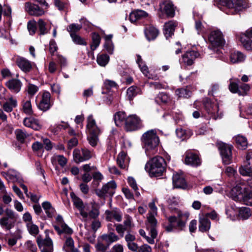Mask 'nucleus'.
<instances>
[{
  "mask_svg": "<svg viewBox=\"0 0 252 252\" xmlns=\"http://www.w3.org/2000/svg\"><path fill=\"white\" fill-rule=\"evenodd\" d=\"M166 162L160 156H156L146 164L145 169L150 177H158L163 175L166 170Z\"/></svg>",
  "mask_w": 252,
  "mask_h": 252,
  "instance_id": "f257e3e1",
  "label": "nucleus"
},
{
  "mask_svg": "<svg viewBox=\"0 0 252 252\" xmlns=\"http://www.w3.org/2000/svg\"><path fill=\"white\" fill-rule=\"evenodd\" d=\"M147 156L150 157L157 152L159 139L156 130L151 129L145 132L141 138Z\"/></svg>",
  "mask_w": 252,
  "mask_h": 252,
  "instance_id": "f03ea898",
  "label": "nucleus"
},
{
  "mask_svg": "<svg viewBox=\"0 0 252 252\" xmlns=\"http://www.w3.org/2000/svg\"><path fill=\"white\" fill-rule=\"evenodd\" d=\"M219 4L224 6L227 14H235L249 7L247 0H218Z\"/></svg>",
  "mask_w": 252,
  "mask_h": 252,
  "instance_id": "7ed1b4c3",
  "label": "nucleus"
},
{
  "mask_svg": "<svg viewBox=\"0 0 252 252\" xmlns=\"http://www.w3.org/2000/svg\"><path fill=\"white\" fill-rule=\"evenodd\" d=\"M208 40L210 43L209 49L215 52H218L219 51L218 48L223 46L225 43L222 32L218 30L211 32L208 36Z\"/></svg>",
  "mask_w": 252,
  "mask_h": 252,
  "instance_id": "20e7f679",
  "label": "nucleus"
},
{
  "mask_svg": "<svg viewBox=\"0 0 252 252\" xmlns=\"http://www.w3.org/2000/svg\"><path fill=\"white\" fill-rule=\"evenodd\" d=\"M4 212L5 216L0 219V225L2 228L9 230L14 225L16 218L15 213L10 209H6Z\"/></svg>",
  "mask_w": 252,
  "mask_h": 252,
  "instance_id": "39448f33",
  "label": "nucleus"
},
{
  "mask_svg": "<svg viewBox=\"0 0 252 252\" xmlns=\"http://www.w3.org/2000/svg\"><path fill=\"white\" fill-rule=\"evenodd\" d=\"M143 126L142 121L136 115H131L127 117L125 126L126 131L136 130L142 127Z\"/></svg>",
  "mask_w": 252,
  "mask_h": 252,
  "instance_id": "423d86ee",
  "label": "nucleus"
},
{
  "mask_svg": "<svg viewBox=\"0 0 252 252\" xmlns=\"http://www.w3.org/2000/svg\"><path fill=\"white\" fill-rule=\"evenodd\" d=\"M92 156V151L86 148L75 149L73 152V159L77 163L89 160Z\"/></svg>",
  "mask_w": 252,
  "mask_h": 252,
  "instance_id": "0eeeda50",
  "label": "nucleus"
},
{
  "mask_svg": "<svg viewBox=\"0 0 252 252\" xmlns=\"http://www.w3.org/2000/svg\"><path fill=\"white\" fill-rule=\"evenodd\" d=\"M117 187L116 183L111 181L104 185L101 189H96L95 193L100 198H105L106 196H112Z\"/></svg>",
  "mask_w": 252,
  "mask_h": 252,
  "instance_id": "6e6552de",
  "label": "nucleus"
},
{
  "mask_svg": "<svg viewBox=\"0 0 252 252\" xmlns=\"http://www.w3.org/2000/svg\"><path fill=\"white\" fill-rule=\"evenodd\" d=\"M218 148L223 163L225 164L230 163L232 159L231 146L224 143H219Z\"/></svg>",
  "mask_w": 252,
  "mask_h": 252,
  "instance_id": "1a4fd4ad",
  "label": "nucleus"
},
{
  "mask_svg": "<svg viewBox=\"0 0 252 252\" xmlns=\"http://www.w3.org/2000/svg\"><path fill=\"white\" fill-rule=\"evenodd\" d=\"M56 220L57 224L54 225V228L59 234L64 233L70 235L72 233V229L64 223L62 216L58 215Z\"/></svg>",
  "mask_w": 252,
  "mask_h": 252,
  "instance_id": "9d476101",
  "label": "nucleus"
},
{
  "mask_svg": "<svg viewBox=\"0 0 252 252\" xmlns=\"http://www.w3.org/2000/svg\"><path fill=\"white\" fill-rule=\"evenodd\" d=\"M36 241L41 252H53V242L51 239L48 236H46L45 239L38 237L37 238Z\"/></svg>",
  "mask_w": 252,
  "mask_h": 252,
  "instance_id": "9b49d317",
  "label": "nucleus"
},
{
  "mask_svg": "<svg viewBox=\"0 0 252 252\" xmlns=\"http://www.w3.org/2000/svg\"><path fill=\"white\" fill-rule=\"evenodd\" d=\"M146 230L149 235H154L156 238L158 236V221L154 216H147L145 221Z\"/></svg>",
  "mask_w": 252,
  "mask_h": 252,
  "instance_id": "f8f14e48",
  "label": "nucleus"
},
{
  "mask_svg": "<svg viewBox=\"0 0 252 252\" xmlns=\"http://www.w3.org/2000/svg\"><path fill=\"white\" fill-rule=\"evenodd\" d=\"M37 107L41 111L48 110L52 105L51 101V94L49 92L45 91L43 93L40 101L37 104Z\"/></svg>",
  "mask_w": 252,
  "mask_h": 252,
  "instance_id": "ddd939ff",
  "label": "nucleus"
},
{
  "mask_svg": "<svg viewBox=\"0 0 252 252\" xmlns=\"http://www.w3.org/2000/svg\"><path fill=\"white\" fill-rule=\"evenodd\" d=\"M239 172L243 176H252V152L247 155L244 165L240 168Z\"/></svg>",
  "mask_w": 252,
  "mask_h": 252,
  "instance_id": "4468645a",
  "label": "nucleus"
},
{
  "mask_svg": "<svg viewBox=\"0 0 252 252\" xmlns=\"http://www.w3.org/2000/svg\"><path fill=\"white\" fill-rule=\"evenodd\" d=\"M199 55V54L195 51H187L183 55L180 60V63L181 65H191L193 63L194 60Z\"/></svg>",
  "mask_w": 252,
  "mask_h": 252,
  "instance_id": "2eb2a0df",
  "label": "nucleus"
},
{
  "mask_svg": "<svg viewBox=\"0 0 252 252\" xmlns=\"http://www.w3.org/2000/svg\"><path fill=\"white\" fill-rule=\"evenodd\" d=\"M87 129L89 134L99 135L101 132L92 115L87 118Z\"/></svg>",
  "mask_w": 252,
  "mask_h": 252,
  "instance_id": "dca6fc26",
  "label": "nucleus"
},
{
  "mask_svg": "<svg viewBox=\"0 0 252 252\" xmlns=\"http://www.w3.org/2000/svg\"><path fill=\"white\" fill-rule=\"evenodd\" d=\"M25 10L30 14L40 16L44 14V8H40L37 5L27 2L25 3Z\"/></svg>",
  "mask_w": 252,
  "mask_h": 252,
  "instance_id": "f3484780",
  "label": "nucleus"
},
{
  "mask_svg": "<svg viewBox=\"0 0 252 252\" xmlns=\"http://www.w3.org/2000/svg\"><path fill=\"white\" fill-rule=\"evenodd\" d=\"M70 195L72 199L73 205L79 211L80 215L81 216H85L87 215L85 213V210H86L87 207L84 204L82 200L73 192L70 193Z\"/></svg>",
  "mask_w": 252,
  "mask_h": 252,
  "instance_id": "a211bd4d",
  "label": "nucleus"
},
{
  "mask_svg": "<svg viewBox=\"0 0 252 252\" xmlns=\"http://www.w3.org/2000/svg\"><path fill=\"white\" fill-rule=\"evenodd\" d=\"M204 107L207 112L211 115L214 119H217L219 118L218 114L219 111V106L216 103H213L209 100H207L204 102Z\"/></svg>",
  "mask_w": 252,
  "mask_h": 252,
  "instance_id": "6ab92c4d",
  "label": "nucleus"
},
{
  "mask_svg": "<svg viewBox=\"0 0 252 252\" xmlns=\"http://www.w3.org/2000/svg\"><path fill=\"white\" fill-rule=\"evenodd\" d=\"M247 188L244 185L238 184L233 188L231 190V195L233 199L236 201L242 200V198Z\"/></svg>",
  "mask_w": 252,
  "mask_h": 252,
  "instance_id": "aec40b11",
  "label": "nucleus"
},
{
  "mask_svg": "<svg viewBox=\"0 0 252 252\" xmlns=\"http://www.w3.org/2000/svg\"><path fill=\"white\" fill-rule=\"evenodd\" d=\"M5 85L11 92L17 94L20 91L22 83L19 79L12 78L7 81Z\"/></svg>",
  "mask_w": 252,
  "mask_h": 252,
  "instance_id": "412c9836",
  "label": "nucleus"
},
{
  "mask_svg": "<svg viewBox=\"0 0 252 252\" xmlns=\"http://www.w3.org/2000/svg\"><path fill=\"white\" fill-rule=\"evenodd\" d=\"M16 63L24 72H29L32 69V63L23 57H18Z\"/></svg>",
  "mask_w": 252,
  "mask_h": 252,
  "instance_id": "4be33fe9",
  "label": "nucleus"
},
{
  "mask_svg": "<svg viewBox=\"0 0 252 252\" xmlns=\"http://www.w3.org/2000/svg\"><path fill=\"white\" fill-rule=\"evenodd\" d=\"M106 219L108 221H111L113 219L120 222L122 220V213L118 209L115 208L112 210L105 211Z\"/></svg>",
  "mask_w": 252,
  "mask_h": 252,
  "instance_id": "5701e85b",
  "label": "nucleus"
},
{
  "mask_svg": "<svg viewBox=\"0 0 252 252\" xmlns=\"http://www.w3.org/2000/svg\"><path fill=\"white\" fill-rule=\"evenodd\" d=\"M185 161L187 164L193 166H197L201 164V161L198 155L192 153H187Z\"/></svg>",
  "mask_w": 252,
  "mask_h": 252,
  "instance_id": "b1692460",
  "label": "nucleus"
},
{
  "mask_svg": "<svg viewBox=\"0 0 252 252\" xmlns=\"http://www.w3.org/2000/svg\"><path fill=\"white\" fill-rule=\"evenodd\" d=\"M160 9L167 17H173L175 15L173 5L170 2L166 1L160 4Z\"/></svg>",
  "mask_w": 252,
  "mask_h": 252,
  "instance_id": "393cba45",
  "label": "nucleus"
},
{
  "mask_svg": "<svg viewBox=\"0 0 252 252\" xmlns=\"http://www.w3.org/2000/svg\"><path fill=\"white\" fill-rule=\"evenodd\" d=\"M129 158L124 152H121L118 156L117 162L122 169H126L129 164Z\"/></svg>",
  "mask_w": 252,
  "mask_h": 252,
  "instance_id": "a878e982",
  "label": "nucleus"
},
{
  "mask_svg": "<svg viewBox=\"0 0 252 252\" xmlns=\"http://www.w3.org/2000/svg\"><path fill=\"white\" fill-rule=\"evenodd\" d=\"M173 184L176 188L185 189L187 187V183L182 175L175 174L173 176Z\"/></svg>",
  "mask_w": 252,
  "mask_h": 252,
  "instance_id": "bb28decb",
  "label": "nucleus"
},
{
  "mask_svg": "<svg viewBox=\"0 0 252 252\" xmlns=\"http://www.w3.org/2000/svg\"><path fill=\"white\" fill-rule=\"evenodd\" d=\"M87 207H86V210H85V213L87 215L85 216H82V220L84 221H87L89 219H96L99 215V211L98 208L97 207L93 206L91 210H90L88 212Z\"/></svg>",
  "mask_w": 252,
  "mask_h": 252,
  "instance_id": "cd10ccee",
  "label": "nucleus"
},
{
  "mask_svg": "<svg viewBox=\"0 0 252 252\" xmlns=\"http://www.w3.org/2000/svg\"><path fill=\"white\" fill-rule=\"evenodd\" d=\"M144 32L147 39L150 41L154 40L157 37L158 31L155 27L149 25L145 28Z\"/></svg>",
  "mask_w": 252,
  "mask_h": 252,
  "instance_id": "c85d7f7f",
  "label": "nucleus"
},
{
  "mask_svg": "<svg viewBox=\"0 0 252 252\" xmlns=\"http://www.w3.org/2000/svg\"><path fill=\"white\" fill-rule=\"evenodd\" d=\"M23 124L26 127H30L34 130H39L41 128V126L38 120L32 117L25 118Z\"/></svg>",
  "mask_w": 252,
  "mask_h": 252,
  "instance_id": "c756f323",
  "label": "nucleus"
},
{
  "mask_svg": "<svg viewBox=\"0 0 252 252\" xmlns=\"http://www.w3.org/2000/svg\"><path fill=\"white\" fill-rule=\"evenodd\" d=\"M17 106V101L13 97H10L2 105V107L4 111L10 113L12 111L14 108Z\"/></svg>",
  "mask_w": 252,
  "mask_h": 252,
  "instance_id": "7c9ffc66",
  "label": "nucleus"
},
{
  "mask_svg": "<svg viewBox=\"0 0 252 252\" xmlns=\"http://www.w3.org/2000/svg\"><path fill=\"white\" fill-rule=\"evenodd\" d=\"M177 214L178 218L177 226L182 230L185 226L186 221L188 219L189 213L188 212L183 213L181 211H178Z\"/></svg>",
  "mask_w": 252,
  "mask_h": 252,
  "instance_id": "2f4dec72",
  "label": "nucleus"
},
{
  "mask_svg": "<svg viewBox=\"0 0 252 252\" xmlns=\"http://www.w3.org/2000/svg\"><path fill=\"white\" fill-rule=\"evenodd\" d=\"M177 23L174 21H169L166 23L164 26V33L166 38L172 36L174 33L175 28Z\"/></svg>",
  "mask_w": 252,
  "mask_h": 252,
  "instance_id": "473e14b6",
  "label": "nucleus"
},
{
  "mask_svg": "<svg viewBox=\"0 0 252 252\" xmlns=\"http://www.w3.org/2000/svg\"><path fill=\"white\" fill-rule=\"evenodd\" d=\"M148 13L141 10H137L131 12L129 14V20L131 23H134L137 20L146 17Z\"/></svg>",
  "mask_w": 252,
  "mask_h": 252,
  "instance_id": "72a5a7b5",
  "label": "nucleus"
},
{
  "mask_svg": "<svg viewBox=\"0 0 252 252\" xmlns=\"http://www.w3.org/2000/svg\"><path fill=\"white\" fill-rule=\"evenodd\" d=\"M101 238L109 246L112 243L117 242L120 239L119 237L113 232H109L107 234H103Z\"/></svg>",
  "mask_w": 252,
  "mask_h": 252,
  "instance_id": "f704fd0d",
  "label": "nucleus"
},
{
  "mask_svg": "<svg viewBox=\"0 0 252 252\" xmlns=\"http://www.w3.org/2000/svg\"><path fill=\"white\" fill-rule=\"evenodd\" d=\"M199 230L201 232L208 231L211 227V222L206 217H200L199 220Z\"/></svg>",
  "mask_w": 252,
  "mask_h": 252,
  "instance_id": "c9c22d12",
  "label": "nucleus"
},
{
  "mask_svg": "<svg viewBox=\"0 0 252 252\" xmlns=\"http://www.w3.org/2000/svg\"><path fill=\"white\" fill-rule=\"evenodd\" d=\"M246 56L239 51H235L232 53L230 56V61L232 63H239L245 61Z\"/></svg>",
  "mask_w": 252,
  "mask_h": 252,
  "instance_id": "e433bc0d",
  "label": "nucleus"
},
{
  "mask_svg": "<svg viewBox=\"0 0 252 252\" xmlns=\"http://www.w3.org/2000/svg\"><path fill=\"white\" fill-rule=\"evenodd\" d=\"M126 113L124 112H117L114 117L115 124L117 126H125V122L126 119Z\"/></svg>",
  "mask_w": 252,
  "mask_h": 252,
  "instance_id": "4c0bfd02",
  "label": "nucleus"
},
{
  "mask_svg": "<svg viewBox=\"0 0 252 252\" xmlns=\"http://www.w3.org/2000/svg\"><path fill=\"white\" fill-rule=\"evenodd\" d=\"M179 197L174 196L170 197L167 199V202L168 203V208L172 212H175L177 213V211H179L177 209V206L179 204Z\"/></svg>",
  "mask_w": 252,
  "mask_h": 252,
  "instance_id": "58836bf2",
  "label": "nucleus"
},
{
  "mask_svg": "<svg viewBox=\"0 0 252 252\" xmlns=\"http://www.w3.org/2000/svg\"><path fill=\"white\" fill-rule=\"evenodd\" d=\"M52 163L54 165L56 164L57 162L62 166H64L67 163V159L63 155H54L51 159Z\"/></svg>",
  "mask_w": 252,
  "mask_h": 252,
  "instance_id": "ea45409f",
  "label": "nucleus"
},
{
  "mask_svg": "<svg viewBox=\"0 0 252 252\" xmlns=\"http://www.w3.org/2000/svg\"><path fill=\"white\" fill-rule=\"evenodd\" d=\"M42 207L49 218H52L54 216L55 213V210L49 202H43L42 203Z\"/></svg>",
  "mask_w": 252,
  "mask_h": 252,
  "instance_id": "a19ab883",
  "label": "nucleus"
},
{
  "mask_svg": "<svg viewBox=\"0 0 252 252\" xmlns=\"http://www.w3.org/2000/svg\"><path fill=\"white\" fill-rule=\"evenodd\" d=\"M240 41L245 48L247 50L252 49V40L251 38L247 35L246 33L243 34L240 37Z\"/></svg>",
  "mask_w": 252,
  "mask_h": 252,
  "instance_id": "79ce46f5",
  "label": "nucleus"
},
{
  "mask_svg": "<svg viewBox=\"0 0 252 252\" xmlns=\"http://www.w3.org/2000/svg\"><path fill=\"white\" fill-rule=\"evenodd\" d=\"M66 251L71 252H79L78 250L74 247V241L70 236L67 237L64 245Z\"/></svg>",
  "mask_w": 252,
  "mask_h": 252,
  "instance_id": "37998d69",
  "label": "nucleus"
},
{
  "mask_svg": "<svg viewBox=\"0 0 252 252\" xmlns=\"http://www.w3.org/2000/svg\"><path fill=\"white\" fill-rule=\"evenodd\" d=\"M235 139L238 148L245 149L247 148L248 142L245 137L238 135L235 137Z\"/></svg>",
  "mask_w": 252,
  "mask_h": 252,
  "instance_id": "c03bdc74",
  "label": "nucleus"
},
{
  "mask_svg": "<svg viewBox=\"0 0 252 252\" xmlns=\"http://www.w3.org/2000/svg\"><path fill=\"white\" fill-rule=\"evenodd\" d=\"M22 110L24 113L28 115H32L33 114L30 100L22 102Z\"/></svg>",
  "mask_w": 252,
  "mask_h": 252,
  "instance_id": "a18cd8bd",
  "label": "nucleus"
},
{
  "mask_svg": "<svg viewBox=\"0 0 252 252\" xmlns=\"http://www.w3.org/2000/svg\"><path fill=\"white\" fill-rule=\"evenodd\" d=\"M238 212V208H236L235 206L231 205L226 207V214L232 220L234 219Z\"/></svg>",
  "mask_w": 252,
  "mask_h": 252,
  "instance_id": "49530a36",
  "label": "nucleus"
},
{
  "mask_svg": "<svg viewBox=\"0 0 252 252\" xmlns=\"http://www.w3.org/2000/svg\"><path fill=\"white\" fill-rule=\"evenodd\" d=\"M116 86V83L114 81L110 80H105L102 87V94H107L112 88H115Z\"/></svg>",
  "mask_w": 252,
  "mask_h": 252,
  "instance_id": "de8ad7c7",
  "label": "nucleus"
},
{
  "mask_svg": "<svg viewBox=\"0 0 252 252\" xmlns=\"http://www.w3.org/2000/svg\"><path fill=\"white\" fill-rule=\"evenodd\" d=\"M138 66L141 72L143 73V74L145 75V77H146L148 79L153 80H156L157 79V75L150 74L148 67L144 63H140V65H139Z\"/></svg>",
  "mask_w": 252,
  "mask_h": 252,
  "instance_id": "09e8293b",
  "label": "nucleus"
},
{
  "mask_svg": "<svg viewBox=\"0 0 252 252\" xmlns=\"http://www.w3.org/2000/svg\"><path fill=\"white\" fill-rule=\"evenodd\" d=\"M242 200L246 205L252 206V190H249L248 189H247Z\"/></svg>",
  "mask_w": 252,
  "mask_h": 252,
  "instance_id": "8fccbe9b",
  "label": "nucleus"
},
{
  "mask_svg": "<svg viewBox=\"0 0 252 252\" xmlns=\"http://www.w3.org/2000/svg\"><path fill=\"white\" fill-rule=\"evenodd\" d=\"M239 215L243 220L248 219L251 215L250 209L247 207H242L238 209Z\"/></svg>",
  "mask_w": 252,
  "mask_h": 252,
  "instance_id": "3c124183",
  "label": "nucleus"
},
{
  "mask_svg": "<svg viewBox=\"0 0 252 252\" xmlns=\"http://www.w3.org/2000/svg\"><path fill=\"white\" fill-rule=\"evenodd\" d=\"M139 233L141 236L144 238L146 241L150 244H155V239L156 238L154 235H149L150 236L146 234L145 230L143 229H140L139 230Z\"/></svg>",
  "mask_w": 252,
  "mask_h": 252,
  "instance_id": "603ef678",
  "label": "nucleus"
},
{
  "mask_svg": "<svg viewBox=\"0 0 252 252\" xmlns=\"http://www.w3.org/2000/svg\"><path fill=\"white\" fill-rule=\"evenodd\" d=\"M139 233L141 236L144 238L146 241L150 244H155V239L156 238L154 235H149L150 236L146 234L145 230L143 229H140L139 230Z\"/></svg>",
  "mask_w": 252,
  "mask_h": 252,
  "instance_id": "864d4df0",
  "label": "nucleus"
},
{
  "mask_svg": "<svg viewBox=\"0 0 252 252\" xmlns=\"http://www.w3.org/2000/svg\"><path fill=\"white\" fill-rule=\"evenodd\" d=\"M109 61V57L106 54H101L97 56V62L99 65L105 66Z\"/></svg>",
  "mask_w": 252,
  "mask_h": 252,
  "instance_id": "5fc2aeb1",
  "label": "nucleus"
},
{
  "mask_svg": "<svg viewBox=\"0 0 252 252\" xmlns=\"http://www.w3.org/2000/svg\"><path fill=\"white\" fill-rule=\"evenodd\" d=\"M175 94L179 97H185L187 98L190 96L191 92L185 88H181L177 89L175 91Z\"/></svg>",
  "mask_w": 252,
  "mask_h": 252,
  "instance_id": "6e6d98bb",
  "label": "nucleus"
},
{
  "mask_svg": "<svg viewBox=\"0 0 252 252\" xmlns=\"http://www.w3.org/2000/svg\"><path fill=\"white\" fill-rule=\"evenodd\" d=\"M92 43L91 45V50L94 51L99 46L100 41L99 35L95 33H94L92 35Z\"/></svg>",
  "mask_w": 252,
  "mask_h": 252,
  "instance_id": "4d7b16f0",
  "label": "nucleus"
},
{
  "mask_svg": "<svg viewBox=\"0 0 252 252\" xmlns=\"http://www.w3.org/2000/svg\"><path fill=\"white\" fill-rule=\"evenodd\" d=\"M127 180L128 185L132 188V189L135 191V196L137 197H139L140 195V193L139 191H137L138 188L135 179L131 177H129L128 178Z\"/></svg>",
  "mask_w": 252,
  "mask_h": 252,
  "instance_id": "13d9d810",
  "label": "nucleus"
},
{
  "mask_svg": "<svg viewBox=\"0 0 252 252\" xmlns=\"http://www.w3.org/2000/svg\"><path fill=\"white\" fill-rule=\"evenodd\" d=\"M38 87L32 84L29 83L27 86L26 91L28 94L31 96L32 97L38 91Z\"/></svg>",
  "mask_w": 252,
  "mask_h": 252,
  "instance_id": "bf43d9fd",
  "label": "nucleus"
},
{
  "mask_svg": "<svg viewBox=\"0 0 252 252\" xmlns=\"http://www.w3.org/2000/svg\"><path fill=\"white\" fill-rule=\"evenodd\" d=\"M82 28V26L79 24H72L69 25L67 30L70 33V35L75 34L76 32H78Z\"/></svg>",
  "mask_w": 252,
  "mask_h": 252,
  "instance_id": "052dcab7",
  "label": "nucleus"
},
{
  "mask_svg": "<svg viewBox=\"0 0 252 252\" xmlns=\"http://www.w3.org/2000/svg\"><path fill=\"white\" fill-rule=\"evenodd\" d=\"M169 96L165 93H159L155 98V101L157 102H161L162 103H167L169 100Z\"/></svg>",
  "mask_w": 252,
  "mask_h": 252,
  "instance_id": "680f3d73",
  "label": "nucleus"
},
{
  "mask_svg": "<svg viewBox=\"0 0 252 252\" xmlns=\"http://www.w3.org/2000/svg\"><path fill=\"white\" fill-rule=\"evenodd\" d=\"M27 226L29 232L32 235H36L39 232L38 226L33 224L32 222L27 223Z\"/></svg>",
  "mask_w": 252,
  "mask_h": 252,
  "instance_id": "e2e57ef3",
  "label": "nucleus"
},
{
  "mask_svg": "<svg viewBox=\"0 0 252 252\" xmlns=\"http://www.w3.org/2000/svg\"><path fill=\"white\" fill-rule=\"evenodd\" d=\"M137 90L138 88L135 86H131L127 90V96L129 100H131L133 99L134 97H135L137 94Z\"/></svg>",
  "mask_w": 252,
  "mask_h": 252,
  "instance_id": "0e129e2a",
  "label": "nucleus"
},
{
  "mask_svg": "<svg viewBox=\"0 0 252 252\" xmlns=\"http://www.w3.org/2000/svg\"><path fill=\"white\" fill-rule=\"evenodd\" d=\"M15 134L17 140L21 142H23L25 139L28 136L25 131L20 129H18L15 130Z\"/></svg>",
  "mask_w": 252,
  "mask_h": 252,
  "instance_id": "69168bd1",
  "label": "nucleus"
},
{
  "mask_svg": "<svg viewBox=\"0 0 252 252\" xmlns=\"http://www.w3.org/2000/svg\"><path fill=\"white\" fill-rule=\"evenodd\" d=\"M150 208V211L148 213V216H154L155 217L157 215L158 208L155 205V201L153 200L152 202H150L148 204Z\"/></svg>",
  "mask_w": 252,
  "mask_h": 252,
  "instance_id": "338daca9",
  "label": "nucleus"
},
{
  "mask_svg": "<svg viewBox=\"0 0 252 252\" xmlns=\"http://www.w3.org/2000/svg\"><path fill=\"white\" fill-rule=\"evenodd\" d=\"M132 218L128 215H126L125 216V220L123 222V225L128 230L130 229L132 227Z\"/></svg>",
  "mask_w": 252,
  "mask_h": 252,
  "instance_id": "774afa93",
  "label": "nucleus"
}]
</instances>
